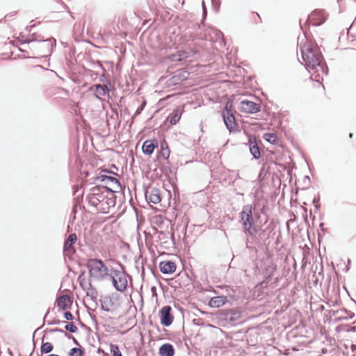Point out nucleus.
<instances>
[{
  "label": "nucleus",
  "instance_id": "nucleus-1",
  "mask_svg": "<svg viewBox=\"0 0 356 356\" xmlns=\"http://www.w3.org/2000/svg\"><path fill=\"white\" fill-rule=\"evenodd\" d=\"M300 51L302 54V60L305 62L306 69L321 70L323 73L328 74V67L326 65L322 54L317 47L311 45H303L300 47Z\"/></svg>",
  "mask_w": 356,
  "mask_h": 356
},
{
  "label": "nucleus",
  "instance_id": "nucleus-2",
  "mask_svg": "<svg viewBox=\"0 0 356 356\" xmlns=\"http://www.w3.org/2000/svg\"><path fill=\"white\" fill-rule=\"evenodd\" d=\"M240 218L243 226L244 233L251 239L257 238V225L254 220L253 208L250 204H245L240 212Z\"/></svg>",
  "mask_w": 356,
  "mask_h": 356
},
{
  "label": "nucleus",
  "instance_id": "nucleus-3",
  "mask_svg": "<svg viewBox=\"0 0 356 356\" xmlns=\"http://www.w3.org/2000/svg\"><path fill=\"white\" fill-rule=\"evenodd\" d=\"M120 269L117 270L114 268H111L110 279L112 282L115 289L119 292H124L128 286L127 276L128 275L125 271L124 266L119 263Z\"/></svg>",
  "mask_w": 356,
  "mask_h": 356
},
{
  "label": "nucleus",
  "instance_id": "nucleus-4",
  "mask_svg": "<svg viewBox=\"0 0 356 356\" xmlns=\"http://www.w3.org/2000/svg\"><path fill=\"white\" fill-rule=\"evenodd\" d=\"M101 190L102 198H100V205H99V211L103 213H108L111 207L116 204L118 195H115V190L108 186H103Z\"/></svg>",
  "mask_w": 356,
  "mask_h": 356
},
{
  "label": "nucleus",
  "instance_id": "nucleus-5",
  "mask_svg": "<svg viewBox=\"0 0 356 356\" xmlns=\"http://www.w3.org/2000/svg\"><path fill=\"white\" fill-rule=\"evenodd\" d=\"M222 117L227 129L231 132L234 131L237 123L232 111V100H228L222 112Z\"/></svg>",
  "mask_w": 356,
  "mask_h": 356
},
{
  "label": "nucleus",
  "instance_id": "nucleus-6",
  "mask_svg": "<svg viewBox=\"0 0 356 356\" xmlns=\"http://www.w3.org/2000/svg\"><path fill=\"white\" fill-rule=\"evenodd\" d=\"M241 317V313L238 308L219 309L217 312V318L220 321L226 323H235Z\"/></svg>",
  "mask_w": 356,
  "mask_h": 356
},
{
  "label": "nucleus",
  "instance_id": "nucleus-7",
  "mask_svg": "<svg viewBox=\"0 0 356 356\" xmlns=\"http://www.w3.org/2000/svg\"><path fill=\"white\" fill-rule=\"evenodd\" d=\"M104 261L97 258H90L88 259L85 266L88 269L90 277L99 279Z\"/></svg>",
  "mask_w": 356,
  "mask_h": 356
},
{
  "label": "nucleus",
  "instance_id": "nucleus-8",
  "mask_svg": "<svg viewBox=\"0 0 356 356\" xmlns=\"http://www.w3.org/2000/svg\"><path fill=\"white\" fill-rule=\"evenodd\" d=\"M102 185H97L90 189V192L88 194L86 199L90 205L94 207L97 211H99V205H100V198H102L101 190Z\"/></svg>",
  "mask_w": 356,
  "mask_h": 356
},
{
  "label": "nucleus",
  "instance_id": "nucleus-9",
  "mask_svg": "<svg viewBox=\"0 0 356 356\" xmlns=\"http://www.w3.org/2000/svg\"><path fill=\"white\" fill-rule=\"evenodd\" d=\"M266 222L267 220L263 226L257 225V238L252 239V241L258 240L259 241L265 242L270 238L272 232L274 230L275 226L273 222H270L266 225Z\"/></svg>",
  "mask_w": 356,
  "mask_h": 356
},
{
  "label": "nucleus",
  "instance_id": "nucleus-10",
  "mask_svg": "<svg viewBox=\"0 0 356 356\" xmlns=\"http://www.w3.org/2000/svg\"><path fill=\"white\" fill-rule=\"evenodd\" d=\"M327 17L325 12L321 9H315L307 17L306 24H312L313 26H318L326 21Z\"/></svg>",
  "mask_w": 356,
  "mask_h": 356
},
{
  "label": "nucleus",
  "instance_id": "nucleus-11",
  "mask_svg": "<svg viewBox=\"0 0 356 356\" xmlns=\"http://www.w3.org/2000/svg\"><path fill=\"white\" fill-rule=\"evenodd\" d=\"M159 314L161 324L165 327H169L174 321L172 307L170 305H165L160 309Z\"/></svg>",
  "mask_w": 356,
  "mask_h": 356
},
{
  "label": "nucleus",
  "instance_id": "nucleus-12",
  "mask_svg": "<svg viewBox=\"0 0 356 356\" xmlns=\"http://www.w3.org/2000/svg\"><path fill=\"white\" fill-rule=\"evenodd\" d=\"M77 241V236L75 233L70 234L67 238H65L63 244V254L72 255L75 254L76 249L74 246Z\"/></svg>",
  "mask_w": 356,
  "mask_h": 356
},
{
  "label": "nucleus",
  "instance_id": "nucleus-13",
  "mask_svg": "<svg viewBox=\"0 0 356 356\" xmlns=\"http://www.w3.org/2000/svg\"><path fill=\"white\" fill-rule=\"evenodd\" d=\"M241 110L247 113H256L261 111V105L250 100L241 102Z\"/></svg>",
  "mask_w": 356,
  "mask_h": 356
},
{
  "label": "nucleus",
  "instance_id": "nucleus-14",
  "mask_svg": "<svg viewBox=\"0 0 356 356\" xmlns=\"http://www.w3.org/2000/svg\"><path fill=\"white\" fill-rule=\"evenodd\" d=\"M254 159L258 160L261 157V151L254 136L249 137L248 143L246 144Z\"/></svg>",
  "mask_w": 356,
  "mask_h": 356
},
{
  "label": "nucleus",
  "instance_id": "nucleus-15",
  "mask_svg": "<svg viewBox=\"0 0 356 356\" xmlns=\"http://www.w3.org/2000/svg\"><path fill=\"white\" fill-rule=\"evenodd\" d=\"M159 143L156 139L147 140L142 146V151L145 155L150 156L154 149L158 147Z\"/></svg>",
  "mask_w": 356,
  "mask_h": 356
},
{
  "label": "nucleus",
  "instance_id": "nucleus-16",
  "mask_svg": "<svg viewBox=\"0 0 356 356\" xmlns=\"http://www.w3.org/2000/svg\"><path fill=\"white\" fill-rule=\"evenodd\" d=\"M145 195L146 200L154 204H158L161 200V192L157 188H151L149 191L147 190Z\"/></svg>",
  "mask_w": 356,
  "mask_h": 356
},
{
  "label": "nucleus",
  "instance_id": "nucleus-17",
  "mask_svg": "<svg viewBox=\"0 0 356 356\" xmlns=\"http://www.w3.org/2000/svg\"><path fill=\"white\" fill-rule=\"evenodd\" d=\"M177 268V266L175 262L172 261H163L159 263V269L163 274H172Z\"/></svg>",
  "mask_w": 356,
  "mask_h": 356
},
{
  "label": "nucleus",
  "instance_id": "nucleus-18",
  "mask_svg": "<svg viewBox=\"0 0 356 356\" xmlns=\"http://www.w3.org/2000/svg\"><path fill=\"white\" fill-rule=\"evenodd\" d=\"M57 306L62 310L70 309L72 305V300L69 295L63 294L60 296L56 301Z\"/></svg>",
  "mask_w": 356,
  "mask_h": 356
},
{
  "label": "nucleus",
  "instance_id": "nucleus-19",
  "mask_svg": "<svg viewBox=\"0 0 356 356\" xmlns=\"http://www.w3.org/2000/svg\"><path fill=\"white\" fill-rule=\"evenodd\" d=\"M95 180H99L102 182H105L108 184V182L114 183L117 185V189L122 190V185L120 181L114 176L106 175V174H99L97 177H95Z\"/></svg>",
  "mask_w": 356,
  "mask_h": 356
},
{
  "label": "nucleus",
  "instance_id": "nucleus-20",
  "mask_svg": "<svg viewBox=\"0 0 356 356\" xmlns=\"http://www.w3.org/2000/svg\"><path fill=\"white\" fill-rule=\"evenodd\" d=\"M175 353L174 346L170 343L162 344L159 349L160 356H174Z\"/></svg>",
  "mask_w": 356,
  "mask_h": 356
},
{
  "label": "nucleus",
  "instance_id": "nucleus-21",
  "mask_svg": "<svg viewBox=\"0 0 356 356\" xmlns=\"http://www.w3.org/2000/svg\"><path fill=\"white\" fill-rule=\"evenodd\" d=\"M106 86H104L102 84H95L90 87L89 91L94 92V96L101 99V97L105 96L106 94Z\"/></svg>",
  "mask_w": 356,
  "mask_h": 356
},
{
  "label": "nucleus",
  "instance_id": "nucleus-22",
  "mask_svg": "<svg viewBox=\"0 0 356 356\" xmlns=\"http://www.w3.org/2000/svg\"><path fill=\"white\" fill-rule=\"evenodd\" d=\"M229 302L227 296H218L213 297L209 302V306L211 307H220Z\"/></svg>",
  "mask_w": 356,
  "mask_h": 356
},
{
  "label": "nucleus",
  "instance_id": "nucleus-23",
  "mask_svg": "<svg viewBox=\"0 0 356 356\" xmlns=\"http://www.w3.org/2000/svg\"><path fill=\"white\" fill-rule=\"evenodd\" d=\"M158 238L160 241L161 245L163 248H168L170 245V232H165L163 231H160L158 232Z\"/></svg>",
  "mask_w": 356,
  "mask_h": 356
},
{
  "label": "nucleus",
  "instance_id": "nucleus-24",
  "mask_svg": "<svg viewBox=\"0 0 356 356\" xmlns=\"http://www.w3.org/2000/svg\"><path fill=\"white\" fill-rule=\"evenodd\" d=\"M40 47V49H44L45 53L50 54L52 51L53 47L56 45V40L54 38H44Z\"/></svg>",
  "mask_w": 356,
  "mask_h": 356
},
{
  "label": "nucleus",
  "instance_id": "nucleus-25",
  "mask_svg": "<svg viewBox=\"0 0 356 356\" xmlns=\"http://www.w3.org/2000/svg\"><path fill=\"white\" fill-rule=\"evenodd\" d=\"M82 196L83 193L81 194V196H77L76 197L74 198V204L70 216V220H74L76 218V213L77 212L78 207H79L81 209H85L84 206H81L80 204V202L82 200L83 198Z\"/></svg>",
  "mask_w": 356,
  "mask_h": 356
},
{
  "label": "nucleus",
  "instance_id": "nucleus-26",
  "mask_svg": "<svg viewBox=\"0 0 356 356\" xmlns=\"http://www.w3.org/2000/svg\"><path fill=\"white\" fill-rule=\"evenodd\" d=\"M86 291L87 296H90V300L95 303V306H97L98 292L97 289L92 286L90 282H89L88 287L86 289Z\"/></svg>",
  "mask_w": 356,
  "mask_h": 356
},
{
  "label": "nucleus",
  "instance_id": "nucleus-27",
  "mask_svg": "<svg viewBox=\"0 0 356 356\" xmlns=\"http://www.w3.org/2000/svg\"><path fill=\"white\" fill-rule=\"evenodd\" d=\"M268 206L266 204H262L261 207L259 202L254 203V216L255 218H259L260 213L265 214L268 211Z\"/></svg>",
  "mask_w": 356,
  "mask_h": 356
},
{
  "label": "nucleus",
  "instance_id": "nucleus-28",
  "mask_svg": "<svg viewBox=\"0 0 356 356\" xmlns=\"http://www.w3.org/2000/svg\"><path fill=\"white\" fill-rule=\"evenodd\" d=\"M335 313L340 314V316L336 319L337 321H341V320H348L351 319L354 317L355 314L350 311H348L346 309L342 310H338L337 312H333V314Z\"/></svg>",
  "mask_w": 356,
  "mask_h": 356
},
{
  "label": "nucleus",
  "instance_id": "nucleus-29",
  "mask_svg": "<svg viewBox=\"0 0 356 356\" xmlns=\"http://www.w3.org/2000/svg\"><path fill=\"white\" fill-rule=\"evenodd\" d=\"M160 147L161 149L159 152V155H161L164 159H168L170 156V151L167 142L165 140L161 141L160 143Z\"/></svg>",
  "mask_w": 356,
  "mask_h": 356
},
{
  "label": "nucleus",
  "instance_id": "nucleus-30",
  "mask_svg": "<svg viewBox=\"0 0 356 356\" xmlns=\"http://www.w3.org/2000/svg\"><path fill=\"white\" fill-rule=\"evenodd\" d=\"M181 111L179 109H175L170 115V123L172 125L176 124L180 120Z\"/></svg>",
  "mask_w": 356,
  "mask_h": 356
},
{
  "label": "nucleus",
  "instance_id": "nucleus-31",
  "mask_svg": "<svg viewBox=\"0 0 356 356\" xmlns=\"http://www.w3.org/2000/svg\"><path fill=\"white\" fill-rule=\"evenodd\" d=\"M44 37L41 34L34 33L31 35V39H26L21 41L22 44L30 43L31 42H42L44 41Z\"/></svg>",
  "mask_w": 356,
  "mask_h": 356
},
{
  "label": "nucleus",
  "instance_id": "nucleus-32",
  "mask_svg": "<svg viewBox=\"0 0 356 356\" xmlns=\"http://www.w3.org/2000/svg\"><path fill=\"white\" fill-rule=\"evenodd\" d=\"M188 56L185 51H177L175 54H172L170 56V58L173 62L181 61L182 60L186 58Z\"/></svg>",
  "mask_w": 356,
  "mask_h": 356
},
{
  "label": "nucleus",
  "instance_id": "nucleus-33",
  "mask_svg": "<svg viewBox=\"0 0 356 356\" xmlns=\"http://www.w3.org/2000/svg\"><path fill=\"white\" fill-rule=\"evenodd\" d=\"M54 349V346L51 342H42L41 346H40V353L41 355L43 354H48L50 353Z\"/></svg>",
  "mask_w": 356,
  "mask_h": 356
},
{
  "label": "nucleus",
  "instance_id": "nucleus-34",
  "mask_svg": "<svg viewBox=\"0 0 356 356\" xmlns=\"http://www.w3.org/2000/svg\"><path fill=\"white\" fill-rule=\"evenodd\" d=\"M264 139L270 143L272 145L277 143L278 138L276 134L274 133H266L264 134Z\"/></svg>",
  "mask_w": 356,
  "mask_h": 356
},
{
  "label": "nucleus",
  "instance_id": "nucleus-35",
  "mask_svg": "<svg viewBox=\"0 0 356 356\" xmlns=\"http://www.w3.org/2000/svg\"><path fill=\"white\" fill-rule=\"evenodd\" d=\"M275 271V267L273 266H266L263 272V275L265 280L270 279L273 276Z\"/></svg>",
  "mask_w": 356,
  "mask_h": 356
},
{
  "label": "nucleus",
  "instance_id": "nucleus-36",
  "mask_svg": "<svg viewBox=\"0 0 356 356\" xmlns=\"http://www.w3.org/2000/svg\"><path fill=\"white\" fill-rule=\"evenodd\" d=\"M99 301L101 302V307H102V310H104L105 312H110L111 311L110 308L108 306L106 305V303L108 302H109L111 305H113V302L112 299L111 298V297L106 296V297H104L103 300H100Z\"/></svg>",
  "mask_w": 356,
  "mask_h": 356
},
{
  "label": "nucleus",
  "instance_id": "nucleus-37",
  "mask_svg": "<svg viewBox=\"0 0 356 356\" xmlns=\"http://www.w3.org/2000/svg\"><path fill=\"white\" fill-rule=\"evenodd\" d=\"M84 350L82 348L74 347L70 349L69 356H83Z\"/></svg>",
  "mask_w": 356,
  "mask_h": 356
},
{
  "label": "nucleus",
  "instance_id": "nucleus-38",
  "mask_svg": "<svg viewBox=\"0 0 356 356\" xmlns=\"http://www.w3.org/2000/svg\"><path fill=\"white\" fill-rule=\"evenodd\" d=\"M110 275H111V269H109L106 266V265L104 263L103 266L102 268V271H101V274H100L99 280H103L107 277H108L110 278Z\"/></svg>",
  "mask_w": 356,
  "mask_h": 356
},
{
  "label": "nucleus",
  "instance_id": "nucleus-39",
  "mask_svg": "<svg viewBox=\"0 0 356 356\" xmlns=\"http://www.w3.org/2000/svg\"><path fill=\"white\" fill-rule=\"evenodd\" d=\"M65 329L70 333H76L78 331V327L74 325L73 322L65 323Z\"/></svg>",
  "mask_w": 356,
  "mask_h": 356
},
{
  "label": "nucleus",
  "instance_id": "nucleus-40",
  "mask_svg": "<svg viewBox=\"0 0 356 356\" xmlns=\"http://www.w3.org/2000/svg\"><path fill=\"white\" fill-rule=\"evenodd\" d=\"M111 353L113 356H122L118 346L116 344H111Z\"/></svg>",
  "mask_w": 356,
  "mask_h": 356
},
{
  "label": "nucleus",
  "instance_id": "nucleus-41",
  "mask_svg": "<svg viewBox=\"0 0 356 356\" xmlns=\"http://www.w3.org/2000/svg\"><path fill=\"white\" fill-rule=\"evenodd\" d=\"M117 193L120 196L118 197H119V201L122 203L124 202H125V195H124V191H123V189L122 188V190H119V189H117V190H115V194Z\"/></svg>",
  "mask_w": 356,
  "mask_h": 356
},
{
  "label": "nucleus",
  "instance_id": "nucleus-42",
  "mask_svg": "<svg viewBox=\"0 0 356 356\" xmlns=\"http://www.w3.org/2000/svg\"><path fill=\"white\" fill-rule=\"evenodd\" d=\"M211 33H213L215 35V36L216 37V40L220 38L223 39V34L220 31L216 29H211L209 34H211Z\"/></svg>",
  "mask_w": 356,
  "mask_h": 356
},
{
  "label": "nucleus",
  "instance_id": "nucleus-43",
  "mask_svg": "<svg viewBox=\"0 0 356 356\" xmlns=\"http://www.w3.org/2000/svg\"><path fill=\"white\" fill-rule=\"evenodd\" d=\"M302 182L305 185V186L302 188V189L305 190V189L308 188L309 187L310 183H311L310 177L308 175H305L303 177Z\"/></svg>",
  "mask_w": 356,
  "mask_h": 356
},
{
  "label": "nucleus",
  "instance_id": "nucleus-44",
  "mask_svg": "<svg viewBox=\"0 0 356 356\" xmlns=\"http://www.w3.org/2000/svg\"><path fill=\"white\" fill-rule=\"evenodd\" d=\"M85 271H83L81 273V274L79 275L78 281L79 282L80 286L83 288V290H86V289L83 286V282H85V277H84Z\"/></svg>",
  "mask_w": 356,
  "mask_h": 356
},
{
  "label": "nucleus",
  "instance_id": "nucleus-45",
  "mask_svg": "<svg viewBox=\"0 0 356 356\" xmlns=\"http://www.w3.org/2000/svg\"><path fill=\"white\" fill-rule=\"evenodd\" d=\"M211 4H212V9L216 13H218L219 9H220V0H218V1H215L214 0H211Z\"/></svg>",
  "mask_w": 356,
  "mask_h": 356
},
{
  "label": "nucleus",
  "instance_id": "nucleus-46",
  "mask_svg": "<svg viewBox=\"0 0 356 356\" xmlns=\"http://www.w3.org/2000/svg\"><path fill=\"white\" fill-rule=\"evenodd\" d=\"M145 105H146V101L143 100V102L141 103V104L137 108L136 113H135V115H138L140 114L141 112L145 108Z\"/></svg>",
  "mask_w": 356,
  "mask_h": 356
},
{
  "label": "nucleus",
  "instance_id": "nucleus-47",
  "mask_svg": "<svg viewBox=\"0 0 356 356\" xmlns=\"http://www.w3.org/2000/svg\"><path fill=\"white\" fill-rule=\"evenodd\" d=\"M202 19L201 23L203 24L204 20L206 19V17H207V8H206L204 1H202Z\"/></svg>",
  "mask_w": 356,
  "mask_h": 356
},
{
  "label": "nucleus",
  "instance_id": "nucleus-48",
  "mask_svg": "<svg viewBox=\"0 0 356 356\" xmlns=\"http://www.w3.org/2000/svg\"><path fill=\"white\" fill-rule=\"evenodd\" d=\"M65 334V336L67 337L68 339H72L73 343L76 345V346H80V343H79V341L76 340V339L73 337L72 335L67 333V332H64Z\"/></svg>",
  "mask_w": 356,
  "mask_h": 356
},
{
  "label": "nucleus",
  "instance_id": "nucleus-49",
  "mask_svg": "<svg viewBox=\"0 0 356 356\" xmlns=\"http://www.w3.org/2000/svg\"><path fill=\"white\" fill-rule=\"evenodd\" d=\"M99 174H106V175L110 174V175H115L117 177L119 176L117 173H115V172H113V171H111V170H108L107 168H102L101 170V172H100Z\"/></svg>",
  "mask_w": 356,
  "mask_h": 356
},
{
  "label": "nucleus",
  "instance_id": "nucleus-50",
  "mask_svg": "<svg viewBox=\"0 0 356 356\" xmlns=\"http://www.w3.org/2000/svg\"><path fill=\"white\" fill-rule=\"evenodd\" d=\"M63 317L67 321H72L74 319V316L70 312H65Z\"/></svg>",
  "mask_w": 356,
  "mask_h": 356
},
{
  "label": "nucleus",
  "instance_id": "nucleus-51",
  "mask_svg": "<svg viewBox=\"0 0 356 356\" xmlns=\"http://www.w3.org/2000/svg\"><path fill=\"white\" fill-rule=\"evenodd\" d=\"M63 323H66V321H60L58 319H55L54 321H49L47 323V324L49 325H59V324Z\"/></svg>",
  "mask_w": 356,
  "mask_h": 356
},
{
  "label": "nucleus",
  "instance_id": "nucleus-52",
  "mask_svg": "<svg viewBox=\"0 0 356 356\" xmlns=\"http://www.w3.org/2000/svg\"><path fill=\"white\" fill-rule=\"evenodd\" d=\"M49 332H51V333H56V332L64 333L65 332L63 330H62L61 328L56 327V328L50 329Z\"/></svg>",
  "mask_w": 356,
  "mask_h": 356
},
{
  "label": "nucleus",
  "instance_id": "nucleus-53",
  "mask_svg": "<svg viewBox=\"0 0 356 356\" xmlns=\"http://www.w3.org/2000/svg\"><path fill=\"white\" fill-rule=\"evenodd\" d=\"M102 86H106V93H108V95H109V92L111 90V89L113 88V86H111V83L109 82L106 84H103Z\"/></svg>",
  "mask_w": 356,
  "mask_h": 356
},
{
  "label": "nucleus",
  "instance_id": "nucleus-54",
  "mask_svg": "<svg viewBox=\"0 0 356 356\" xmlns=\"http://www.w3.org/2000/svg\"><path fill=\"white\" fill-rule=\"evenodd\" d=\"M170 245H175V234L170 233Z\"/></svg>",
  "mask_w": 356,
  "mask_h": 356
},
{
  "label": "nucleus",
  "instance_id": "nucleus-55",
  "mask_svg": "<svg viewBox=\"0 0 356 356\" xmlns=\"http://www.w3.org/2000/svg\"><path fill=\"white\" fill-rule=\"evenodd\" d=\"M49 310H47V312H46V314H45V315H44V318H43V325L35 330V332H34V333H33V335L35 334V332H36L37 330H38L41 329V328L44 326V322H45V318L47 317V314H49Z\"/></svg>",
  "mask_w": 356,
  "mask_h": 356
},
{
  "label": "nucleus",
  "instance_id": "nucleus-56",
  "mask_svg": "<svg viewBox=\"0 0 356 356\" xmlns=\"http://www.w3.org/2000/svg\"><path fill=\"white\" fill-rule=\"evenodd\" d=\"M89 316H90V318L92 320V321L96 325H97V321L96 316L95 315L91 314L90 312H89Z\"/></svg>",
  "mask_w": 356,
  "mask_h": 356
},
{
  "label": "nucleus",
  "instance_id": "nucleus-57",
  "mask_svg": "<svg viewBox=\"0 0 356 356\" xmlns=\"http://www.w3.org/2000/svg\"><path fill=\"white\" fill-rule=\"evenodd\" d=\"M15 13H16V12L10 13L5 16V18H9V17H13L15 15Z\"/></svg>",
  "mask_w": 356,
  "mask_h": 356
},
{
  "label": "nucleus",
  "instance_id": "nucleus-58",
  "mask_svg": "<svg viewBox=\"0 0 356 356\" xmlns=\"http://www.w3.org/2000/svg\"><path fill=\"white\" fill-rule=\"evenodd\" d=\"M350 263H351V260L350 259H348V265L346 268V272H348L349 270Z\"/></svg>",
  "mask_w": 356,
  "mask_h": 356
},
{
  "label": "nucleus",
  "instance_id": "nucleus-59",
  "mask_svg": "<svg viewBox=\"0 0 356 356\" xmlns=\"http://www.w3.org/2000/svg\"><path fill=\"white\" fill-rule=\"evenodd\" d=\"M319 226L321 227V231L323 232H325V229L324 228V223H323V222L320 223Z\"/></svg>",
  "mask_w": 356,
  "mask_h": 356
},
{
  "label": "nucleus",
  "instance_id": "nucleus-60",
  "mask_svg": "<svg viewBox=\"0 0 356 356\" xmlns=\"http://www.w3.org/2000/svg\"><path fill=\"white\" fill-rule=\"evenodd\" d=\"M319 199L318 198H316L314 197V200H313V204L314 205L316 204H319Z\"/></svg>",
  "mask_w": 356,
  "mask_h": 356
},
{
  "label": "nucleus",
  "instance_id": "nucleus-61",
  "mask_svg": "<svg viewBox=\"0 0 356 356\" xmlns=\"http://www.w3.org/2000/svg\"><path fill=\"white\" fill-rule=\"evenodd\" d=\"M314 207H315V209L316 211H318L320 209V207H321V204L319 203V204H314Z\"/></svg>",
  "mask_w": 356,
  "mask_h": 356
},
{
  "label": "nucleus",
  "instance_id": "nucleus-62",
  "mask_svg": "<svg viewBox=\"0 0 356 356\" xmlns=\"http://www.w3.org/2000/svg\"><path fill=\"white\" fill-rule=\"evenodd\" d=\"M249 243H250V240H249V238H247V239H246V242H245L246 248L250 249V248H250V246L249 245Z\"/></svg>",
  "mask_w": 356,
  "mask_h": 356
},
{
  "label": "nucleus",
  "instance_id": "nucleus-63",
  "mask_svg": "<svg viewBox=\"0 0 356 356\" xmlns=\"http://www.w3.org/2000/svg\"><path fill=\"white\" fill-rule=\"evenodd\" d=\"M35 26V23H34V20H31V21L30 22V25H29V26H30L31 28H33V27H34Z\"/></svg>",
  "mask_w": 356,
  "mask_h": 356
},
{
  "label": "nucleus",
  "instance_id": "nucleus-64",
  "mask_svg": "<svg viewBox=\"0 0 356 356\" xmlns=\"http://www.w3.org/2000/svg\"><path fill=\"white\" fill-rule=\"evenodd\" d=\"M97 353H104V355L105 354L104 350L100 347L97 349Z\"/></svg>",
  "mask_w": 356,
  "mask_h": 356
}]
</instances>
